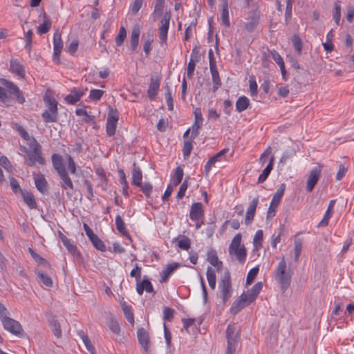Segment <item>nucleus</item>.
Segmentation results:
<instances>
[{"instance_id": "obj_1", "label": "nucleus", "mask_w": 354, "mask_h": 354, "mask_svg": "<svg viewBox=\"0 0 354 354\" xmlns=\"http://www.w3.org/2000/svg\"><path fill=\"white\" fill-rule=\"evenodd\" d=\"M17 131L21 136V137L26 141V144L28 145L30 149L28 150L24 146H20V150L26 153L28 156V165L29 166H35L36 163L41 165L45 164V159L43 158L41 151V145L36 140V139L30 136L25 129L20 126L17 125Z\"/></svg>"}, {"instance_id": "obj_2", "label": "nucleus", "mask_w": 354, "mask_h": 354, "mask_svg": "<svg viewBox=\"0 0 354 354\" xmlns=\"http://www.w3.org/2000/svg\"><path fill=\"white\" fill-rule=\"evenodd\" d=\"M241 234H236L230 244L228 252L232 258H235L239 263H243L246 260L247 250L245 245L241 244Z\"/></svg>"}, {"instance_id": "obj_3", "label": "nucleus", "mask_w": 354, "mask_h": 354, "mask_svg": "<svg viewBox=\"0 0 354 354\" xmlns=\"http://www.w3.org/2000/svg\"><path fill=\"white\" fill-rule=\"evenodd\" d=\"M227 346L226 354H236L240 338V328L235 324L228 325L226 330Z\"/></svg>"}, {"instance_id": "obj_4", "label": "nucleus", "mask_w": 354, "mask_h": 354, "mask_svg": "<svg viewBox=\"0 0 354 354\" xmlns=\"http://www.w3.org/2000/svg\"><path fill=\"white\" fill-rule=\"evenodd\" d=\"M291 277V272L287 270L286 259L282 257L275 270L276 280L281 284V288L286 290L290 285Z\"/></svg>"}, {"instance_id": "obj_5", "label": "nucleus", "mask_w": 354, "mask_h": 354, "mask_svg": "<svg viewBox=\"0 0 354 354\" xmlns=\"http://www.w3.org/2000/svg\"><path fill=\"white\" fill-rule=\"evenodd\" d=\"M44 101L47 106L41 114V117L46 122L53 123L57 120L58 109L57 100L50 97L45 95Z\"/></svg>"}, {"instance_id": "obj_6", "label": "nucleus", "mask_w": 354, "mask_h": 354, "mask_svg": "<svg viewBox=\"0 0 354 354\" xmlns=\"http://www.w3.org/2000/svg\"><path fill=\"white\" fill-rule=\"evenodd\" d=\"M218 288L223 302H226L232 294L231 278L228 272H226L221 278L218 284Z\"/></svg>"}, {"instance_id": "obj_7", "label": "nucleus", "mask_w": 354, "mask_h": 354, "mask_svg": "<svg viewBox=\"0 0 354 354\" xmlns=\"http://www.w3.org/2000/svg\"><path fill=\"white\" fill-rule=\"evenodd\" d=\"M4 329L15 335H21L23 333V329L21 324L12 318L6 316L1 319Z\"/></svg>"}, {"instance_id": "obj_8", "label": "nucleus", "mask_w": 354, "mask_h": 354, "mask_svg": "<svg viewBox=\"0 0 354 354\" xmlns=\"http://www.w3.org/2000/svg\"><path fill=\"white\" fill-rule=\"evenodd\" d=\"M118 120L119 113L118 111L116 109H110L106 124V132L109 136H112L115 134Z\"/></svg>"}, {"instance_id": "obj_9", "label": "nucleus", "mask_w": 354, "mask_h": 354, "mask_svg": "<svg viewBox=\"0 0 354 354\" xmlns=\"http://www.w3.org/2000/svg\"><path fill=\"white\" fill-rule=\"evenodd\" d=\"M285 190L286 185L281 184L280 187L277 189L274 194L273 195V197L270 204L268 214L272 213L273 215L275 214L276 209H277L279 203H281Z\"/></svg>"}, {"instance_id": "obj_10", "label": "nucleus", "mask_w": 354, "mask_h": 354, "mask_svg": "<svg viewBox=\"0 0 354 354\" xmlns=\"http://www.w3.org/2000/svg\"><path fill=\"white\" fill-rule=\"evenodd\" d=\"M194 121L192 126V137L195 138L199 133V129L203 124V118L201 108L196 107L194 109Z\"/></svg>"}, {"instance_id": "obj_11", "label": "nucleus", "mask_w": 354, "mask_h": 354, "mask_svg": "<svg viewBox=\"0 0 354 354\" xmlns=\"http://www.w3.org/2000/svg\"><path fill=\"white\" fill-rule=\"evenodd\" d=\"M1 84L6 87L9 92L14 95L19 103L23 104L25 102V97L19 88L12 82L3 79L1 80Z\"/></svg>"}, {"instance_id": "obj_12", "label": "nucleus", "mask_w": 354, "mask_h": 354, "mask_svg": "<svg viewBox=\"0 0 354 354\" xmlns=\"http://www.w3.org/2000/svg\"><path fill=\"white\" fill-rule=\"evenodd\" d=\"M321 171L322 167L320 165H317L311 169L307 180L306 188L308 192H311L314 189L318 182Z\"/></svg>"}, {"instance_id": "obj_13", "label": "nucleus", "mask_w": 354, "mask_h": 354, "mask_svg": "<svg viewBox=\"0 0 354 354\" xmlns=\"http://www.w3.org/2000/svg\"><path fill=\"white\" fill-rule=\"evenodd\" d=\"M169 16L165 15L161 20V26L159 28V38L162 44H166L167 34L169 27Z\"/></svg>"}, {"instance_id": "obj_14", "label": "nucleus", "mask_w": 354, "mask_h": 354, "mask_svg": "<svg viewBox=\"0 0 354 354\" xmlns=\"http://www.w3.org/2000/svg\"><path fill=\"white\" fill-rule=\"evenodd\" d=\"M10 70L19 78L24 79L26 75L25 66L17 59H11L10 62Z\"/></svg>"}, {"instance_id": "obj_15", "label": "nucleus", "mask_w": 354, "mask_h": 354, "mask_svg": "<svg viewBox=\"0 0 354 354\" xmlns=\"http://www.w3.org/2000/svg\"><path fill=\"white\" fill-rule=\"evenodd\" d=\"M204 217V209L201 203L197 202L192 203L190 212L189 218L192 221H197L203 219Z\"/></svg>"}, {"instance_id": "obj_16", "label": "nucleus", "mask_w": 354, "mask_h": 354, "mask_svg": "<svg viewBox=\"0 0 354 354\" xmlns=\"http://www.w3.org/2000/svg\"><path fill=\"white\" fill-rule=\"evenodd\" d=\"M180 267V264L177 262H173L168 264L166 268L160 272V280L161 283L166 282L169 277Z\"/></svg>"}, {"instance_id": "obj_17", "label": "nucleus", "mask_w": 354, "mask_h": 354, "mask_svg": "<svg viewBox=\"0 0 354 354\" xmlns=\"http://www.w3.org/2000/svg\"><path fill=\"white\" fill-rule=\"evenodd\" d=\"M63 48V42L61 33L56 31L53 35V59H59V55Z\"/></svg>"}, {"instance_id": "obj_18", "label": "nucleus", "mask_w": 354, "mask_h": 354, "mask_svg": "<svg viewBox=\"0 0 354 354\" xmlns=\"http://www.w3.org/2000/svg\"><path fill=\"white\" fill-rule=\"evenodd\" d=\"M245 296L242 294L240 295L239 299L236 300L230 308V311L232 314L236 315L240 312L243 308L248 306L251 303L248 301Z\"/></svg>"}, {"instance_id": "obj_19", "label": "nucleus", "mask_w": 354, "mask_h": 354, "mask_svg": "<svg viewBox=\"0 0 354 354\" xmlns=\"http://www.w3.org/2000/svg\"><path fill=\"white\" fill-rule=\"evenodd\" d=\"M263 288L262 282H257L255 283L252 288L248 290L247 292L242 293L243 295H245L248 301L252 303L255 299L257 297L259 292L261 291Z\"/></svg>"}, {"instance_id": "obj_20", "label": "nucleus", "mask_w": 354, "mask_h": 354, "mask_svg": "<svg viewBox=\"0 0 354 354\" xmlns=\"http://www.w3.org/2000/svg\"><path fill=\"white\" fill-rule=\"evenodd\" d=\"M160 84V79L158 77H151L150 84L147 90V95L150 100H154L157 95Z\"/></svg>"}, {"instance_id": "obj_21", "label": "nucleus", "mask_w": 354, "mask_h": 354, "mask_svg": "<svg viewBox=\"0 0 354 354\" xmlns=\"http://www.w3.org/2000/svg\"><path fill=\"white\" fill-rule=\"evenodd\" d=\"M33 178L37 189L41 194H46L48 183L44 176L41 174H35Z\"/></svg>"}, {"instance_id": "obj_22", "label": "nucleus", "mask_w": 354, "mask_h": 354, "mask_svg": "<svg viewBox=\"0 0 354 354\" xmlns=\"http://www.w3.org/2000/svg\"><path fill=\"white\" fill-rule=\"evenodd\" d=\"M259 200L257 198H254L252 202L250 203L249 207L247 209L245 218V223L248 225L252 223L254 216L255 214L257 206L258 205Z\"/></svg>"}, {"instance_id": "obj_23", "label": "nucleus", "mask_w": 354, "mask_h": 354, "mask_svg": "<svg viewBox=\"0 0 354 354\" xmlns=\"http://www.w3.org/2000/svg\"><path fill=\"white\" fill-rule=\"evenodd\" d=\"M21 195L24 203L30 209H36L37 207L35 196L32 192L28 190H21Z\"/></svg>"}, {"instance_id": "obj_24", "label": "nucleus", "mask_w": 354, "mask_h": 354, "mask_svg": "<svg viewBox=\"0 0 354 354\" xmlns=\"http://www.w3.org/2000/svg\"><path fill=\"white\" fill-rule=\"evenodd\" d=\"M59 176L62 180L61 187L65 189L67 193L73 189V183L68 176L67 171H65L61 174H59Z\"/></svg>"}, {"instance_id": "obj_25", "label": "nucleus", "mask_w": 354, "mask_h": 354, "mask_svg": "<svg viewBox=\"0 0 354 354\" xmlns=\"http://www.w3.org/2000/svg\"><path fill=\"white\" fill-rule=\"evenodd\" d=\"M52 163L58 174L66 171L63 162V158L60 155L53 154L52 156Z\"/></svg>"}, {"instance_id": "obj_26", "label": "nucleus", "mask_w": 354, "mask_h": 354, "mask_svg": "<svg viewBox=\"0 0 354 354\" xmlns=\"http://www.w3.org/2000/svg\"><path fill=\"white\" fill-rule=\"evenodd\" d=\"M153 290V286L148 279H143L142 281L137 282L136 291L139 295H142L144 290L151 292Z\"/></svg>"}, {"instance_id": "obj_27", "label": "nucleus", "mask_w": 354, "mask_h": 354, "mask_svg": "<svg viewBox=\"0 0 354 354\" xmlns=\"http://www.w3.org/2000/svg\"><path fill=\"white\" fill-rule=\"evenodd\" d=\"M207 260L212 266L216 268L218 271L221 268L223 263L218 260L216 251H209L207 254Z\"/></svg>"}, {"instance_id": "obj_28", "label": "nucleus", "mask_w": 354, "mask_h": 354, "mask_svg": "<svg viewBox=\"0 0 354 354\" xmlns=\"http://www.w3.org/2000/svg\"><path fill=\"white\" fill-rule=\"evenodd\" d=\"M140 35V29L138 26L133 28L131 35V46L133 50H136L138 44Z\"/></svg>"}, {"instance_id": "obj_29", "label": "nucleus", "mask_w": 354, "mask_h": 354, "mask_svg": "<svg viewBox=\"0 0 354 354\" xmlns=\"http://www.w3.org/2000/svg\"><path fill=\"white\" fill-rule=\"evenodd\" d=\"M263 239V232L262 230H258L253 237L252 244L253 250L259 251L262 248V242Z\"/></svg>"}, {"instance_id": "obj_30", "label": "nucleus", "mask_w": 354, "mask_h": 354, "mask_svg": "<svg viewBox=\"0 0 354 354\" xmlns=\"http://www.w3.org/2000/svg\"><path fill=\"white\" fill-rule=\"evenodd\" d=\"M137 336L139 343L147 351L149 344V335L147 332L142 328H140L137 332Z\"/></svg>"}, {"instance_id": "obj_31", "label": "nucleus", "mask_w": 354, "mask_h": 354, "mask_svg": "<svg viewBox=\"0 0 354 354\" xmlns=\"http://www.w3.org/2000/svg\"><path fill=\"white\" fill-rule=\"evenodd\" d=\"M60 239L62 240V242L63 245L66 247L67 250L72 254H75L77 252V247L74 244L73 241H72L71 239H68L66 236L64 234H61Z\"/></svg>"}, {"instance_id": "obj_32", "label": "nucleus", "mask_w": 354, "mask_h": 354, "mask_svg": "<svg viewBox=\"0 0 354 354\" xmlns=\"http://www.w3.org/2000/svg\"><path fill=\"white\" fill-rule=\"evenodd\" d=\"M221 18L223 24L226 27H229L230 25V22L229 17L228 3L227 1H225L222 4Z\"/></svg>"}, {"instance_id": "obj_33", "label": "nucleus", "mask_w": 354, "mask_h": 354, "mask_svg": "<svg viewBox=\"0 0 354 354\" xmlns=\"http://www.w3.org/2000/svg\"><path fill=\"white\" fill-rule=\"evenodd\" d=\"M273 161H274V158L272 156L270 158L269 164L263 170L262 173L259 175V176L258 178V183H262L267 179V178L268 177L269 174H270V172L272 169Z\"/></svg>"}, {"instance_id": "obj_34", "label": "nucleus", "mask_w": 354, "mask_h": 354, "mask_svg": "<svg viewBox=\"0 0 354 354\" xmlns=\"http://www.w3.org/2000/svg\"><path fill=\"white\" fill-rule=\"evenodd\" d=\"M249 104L250 100L247 97H239L236 102V110L237 112L241 113L247 109Z\"/></svg>"}, {"instance_id": "obj_35", "label": "nucleus", "mask_w": 354, "mask_h": 354, "mask_svg": "<svg viewBox=\"0 0 354 354\" xmlns=\"http://www.w3.org/2000/svg\"><path fill=\"white\" fill-rule=\"evenodd\" d=\"M120 305L126 319L128 320L129 323L133 324L134 319L131 307L129 306L125 301L121 302Z\"/></svg>"}, {"instance_id": "obj_36", "label": "nucleus", "mask_w": 354, "mask_h": 354, "mask_svg": "<svg viewBox=\"0 0 354 354\" xmlns=\"http://www.w3.org/2000/svg\"><path fill=\"white\" fill-rule=\"evenodd\" d=\"M206 275L209 287L212 290L215 289L216 280L215 270L212 268L208 267L207 268Z\"/></svg>"}, {"instance_id": "obj_37", "label": "nucleus", "mask_w": 354, "mask_h": 354, "mask_svg": "<svg viewBox=\"0 0 354 354\" xmlns=\"http://www.w3.org/2000/svg\"><path fill=\"white\" fill-rule=\"evenodd\" d=\"M176 241L178 242V246L182 250H188L190 248L191 241L185 236L180 237V239L175 238L172 241L173 243Z\"/></svg>"}, {"instance_id": "obj_38", "label": "nucleus", "mask_w": 354, "mask_h": 354, "mask_svg": "<svg viewBox=\"0 0 354 354\" xmlns=\"http://www.w3.org/2000/svg\"><path fill=\"white\" fill-rule=\"evenodd\" d=\"M83 95V93L79 91H73L71 93H69L66 97H65V100L69 103V104H75L77 102H78L82 96Z\"/></svg>"}, {"instance_id": "obj_39", "label": "nucleus", "mask_w": 354, "mask_h": 354, "mask_svg": "<svg viewBox=\"0 0 354 354\" xmlns=\"http://www.w3.org/2000/svg\"><path fill=\"white\" fill-rule=\"evenodd\" d=\"M272 57L274 61L279 66L282 75L284 77L286 75L285 64L282 57L276 51L272 53Z\"/></svg>"}, {"instance_id": "obj_40", "label": "nucleus", "mask_w": 354, "mask_h": 354, "mask_svg": "<svg viewBox=\"0 0 354 354\" xmlns=\"http://www.w3.org/2000/svg\"><path fill=\"white\" fill-rule=\"evenodd\" d=\"M142 174L138 167H134L132 171V183L136 186H141Z\"/></svg>"}, {"instance_id": "obj_41", "label": "nucleus", "mask_w": 354, "mask_h": 354, "mask_svg": "<svg viewBox=\"0 0 354 354\" xmlns=\"http://www.w3.org/2000/svg\"><path fill=\"white\" fill-rule=\"evenodd\" d=\"M341 3L340 1H336L334 4V11L333 18L337 26H339L341 20Z\"/></svg>"}, {"instance_id": "obj_42", "label": "nucleus", "mask_w": 354, "mask_h": 354, "mask_svg": "<svg viewBox=\"0 0 354 354\" xmlns=\"http://www.w3.org/2000/svg\"><path fill=\"white\" fill-rule=\"evenodd\" d=\"M165 88L166 90L165 101L168 106V109L169 111H172L174 109V103L171 95V89L167 84L165 85Z\"/></svg>"}, {"instance_id": "obj_43", "label": "nucleus", "mask_w": 354, "mask_h": 354, "mask_svg": "<svg viewBox=\"0 0 354 354\" xmlns=\"http://www.w3.org/2000/svg\"><path fill=\"white\" fill-rule=\"evenodd\" d=\"M119 173H120V183L121 185H122V193L124 196H129V192H128L129 185H128V183L126 179L125 174L123 170H120Z\"/></svg>"}, {"instance_id": "obj_44", "label": "nucleus", "mask_w": 354, "mask_h": 354, "mask_svg": "<svg viewBox=\"0 0 354 354\" xmlns=\"http://www.w3.org/2000/svg\"><path fill=\"white\" fill-rule=\"evenodd\" d=\"M302 249V241L299 239H295L294 241V259L295 261H299Z\"/></svg>"}, {"instance_id": "obj_45", "label": "nucleus", "mask_w": 354, "mask_h": 354, "mask_svg": "<svg viewBox=\"0 0 354 354\" xmlns=\"http://www.w3.org/2000/svg\"><path fill=\"white\" fill-rule=\"evenodd\" d=\"M89 240L96 249L102 252L106 251L105 245L104 244L103 241L96 234L93 236L92 238H91Z\"/></svg>"}, {"instance_id": "obj_46", "label": "nucleus", "mask_w": 354, "mask_h": 354, "mask_svg": "<svg viewBox=\"0 0 354 354\" xmlns=\"http://www.w3.org/2000/svg\"><path fill=\"white\" fill-rule=\"evenodd\" d=\"M50 326L55 336L57 338L61 337L62 330L59 323L57 320L53 319L50 322Z\"/></svg>"}, {"instance_id": "obj_47", "label": "nucleus", "mask_w": 354, "mask_h": 354, "mask_svg": "<svg viewBox=\"0 0 354 354\" xmlns=\"http://www.w3.org/2000/svg\"><path fill=\"white\" fill-rule=\"evenodd\" d=\"M127 37V31L124 26L120 28L118 34L115 37V44L118 46H120Z\"/></svg>"}, {"instance_id": "obj_48", "label": "nucleus", "mask_w": 354, "mask_h": 354, "mask_svg": "<svg viewBox=\"0 0 354 354\" xmlns=\"http://www.w3.org/2000/svg\"><path fill=\"white\" fill-rule=\"evenodd\" d=\"M259 272V268L254 267L250 270L247 274V279H246V285L249 286L250 285L254 280V279L257 277Z\"/></svg>"}, {"instance_id": "obj_49", "label": "nucleus", "mask_w": 354, "mask_h": 354, "mask_svg": "<svg viewBox=\"0 0 354 354\" xmlns=\"http://www.w3.org/2000/svg\"><path fill=\"white\" fill-rule=\"evenodd\" d=\"M183 178V170L181 167H178L175 171L174 178H172V183L174 186L179 185Z\"/></svg>"}, {"instance_id": "obj_50", "label": "nucleus", "mask_w": 354, "mask_h": 354, "mask_svg": "<svg viewBox=\"0 0 354 354\" xmlns=\"http://www.w3.org/2000/svg\"><path fill=\"white\" fill-rule=\"evenodd\" d=\"M50 26V21L48 19H44V22L38 26L37 32L40 35L45 34L49 30Z\"/></svg>"}, {"instance_id": "obj_51", "label": "nucleus", "mask_w": 354, "mask_h": 354, "mask_svg": "<svg viewBox=\"0 0 354 354\" xmlns=\"http://www.w3.org/2000/svg\"><path fill=\"white\" fill-rule=\"evenodd\" d=\"M37 274L38 277L40 279L41 281L46 286L51 287L53 285V281L51 278L44 274V272H41L40 271L37 272Z\"/></svg>"}, {"instance_id": "obj_52", "label": "nucleus", "mask_w": 354, "mask_h": 354, "mask_svg": "<svg viewBox=\"0 0 354 354\" xmlns=\"http://www.w3.org/2000/svg\"><path fill=\"white\" fill-rule=\"evenodd\" d=\"M115 225L117 230L122 234L127 233V229L125 227V224L120 215L116 216L115 217Z\"/></svg>"}, {"instance_id": "obj_53", "label": "nucleus", "mask_w": 354, "mask_h": 354, "mask_svg": "<svg viewBox=\"0 0 354 354\" xmlns=\"http://www.w3.org/2000/svg\"><path fill=\"white\" fill-rule=\"evenodd\" d=\"M143 0H134L130 5V11L132 15H136L140 9L142 8Z\"/></svg>"}, {"instance_id": "obj_54", "label": "nucleus", "mask_w": 354, "mask_h": 354, "mask_svg": "<svg viewBox=\"0 0 354 354\" xmlns=\"http://www.w3.org/2000/svg\"><path fill=\"white\" fill-rule=\"evenodd\" d=\"M104 91L100 89H92L90 91L89 98L93 101L99 100L103 95Z\"/></svg>"}, {"instance_id": "obj_55", "label": "nucleus", "mask_w": 354, "mask_h": 354, "mask_svg": "<svg viewBox=\"0 0 354 354\" xmlns=\"http://www.w3.org/2000/svg\"><path fill=\"white\" fill-rule=\"evenodd\" d=\"M192 144L191 141H185L183 145V155L184 156V158H187L192 151Z\"/></svg>"}, {"instance_id": "obj_56", "label": "nucleus", "mask_w": 354, "mask_h": 354, "mask_svg": "<svg viewBox=\"0 0 354 354\" xmlns=\"http://www.w3.org/2000/svg\"><path fill=\"white\" fill-rule=\"evenodd\" d=\"M81 338L86 349L93 354L95 349L87 335L82 334Z\"/></svg>"}, {"instance_id": "obj_57", "label": "nucleus", "mask_w": 354, "mask_h": 354, "mask_svg": "<svg viewBox=\"0 0 354 354\" xmlns=\"http://www.w3.org/2000/svg\"><path fill=\"white\" fill-rule=\"evenodd\" d=\"M257 83L254 78H250L249 80V89L252 96H256L257 95Z\"/></svg>"}, {"instance_id": "obj_58", "label": "nucleus", "mask_w": 354, "mask_h": 354, "mask_svg": "<svg viewBox=\"0 0 354 354\" xmlns=\"http://www.w3.org/2000/svg\"><path fill=\"white\" fill-rule=\"evenodd\" d=\"M109 329L115 334H119L120 332V327L117 321L114 319L110 320L108 324Z\"/></svg>"}, {"instance_id": "obj_59", "label": "nucleus", "mask_w": 354, "mask_h": 354, "mask_svg": "<svg viewBox=\"0 0 354 354\" xmlns=\"http://www.w3.org/2000/svg\"><path fill=\"white\" fill-rule=\"evenodd\" d=\"M292 43H293L294 47H295L296 51L297 52V53L300 54L301 52L302 46H303L300 38L298 36L295 35L292 37Z\"/></svg>"}, {"instance_id": "obj_60", "label": "nucleus", "mask_w": 354, "mask_h": 354, "mask_svg": "<svg viewBox=\"0 0 354 354\" xmlns=\"http://www.w3.org/2000/svg\"><path fill=\"white\" fill-rule=\"evenodd\" d=\"M141 190L143 194L149 197L152 191V185L149 183H145L143 185L141 184Z\"/></svg>"}, {"instance_id": "obj_61", "label": "nucleus", "mask_w": 354, "mask_h": 354, "mask_svg": "<svg viewBox=\"0 0 354 354\" xmlns=\"http://www.w3.org/2000/svg\"><path fill=\"white\" fill-rule=\"evenodd\" d=\"M130 276L135 277L137 282L140 280L141 278V268L138 265H136L135 268L131 271Z\"/></svg>"}, {"instance_id": "obj_62", "label": "nucleus", "mask_w": 354, "mask_h": 354, "mask_svg": "<svg viewBox=\"0 0 354 354\" xmlns=\"http://www.w3.org/2000/svg\"><path fill=\"white\" fill-rule=\"evenodd\" d=\"M195 69V62L194 60V51L191 54V58L187 66V75L191 76L193 75Z\"/></svg>"}, {"instance_id": "obj_63", "label": "nucleus", "mask_w": 354, "mask_h": 354, "mask_svg": "<svg viewBox=\"0 0 354 354\" xmlns=\"http://www.w3.org/2000/svg\"><path fill=\"white\" fill-rule=\"evenodd\" d=\"M333 214L332 212L326 210L322 220L319 222V226H326Z\"/></svg>"}, {"instance_id": "obj_64", "label": "nucleus", "mask_w": 354, "mask_h": 354, "mask_svg": "<svg viewBox=\"0 0 354 354\" xmlns=\"http://www.w3.org/2000/svg\"><path fill=\"white\" fill-rule=\"evenodd\" d=\"M66 158L68 160V169L69 171L73 174H75L76 165H75V163L73 159L72 158V157L71 156H67Z\"/></svg>"}]
</instances>
